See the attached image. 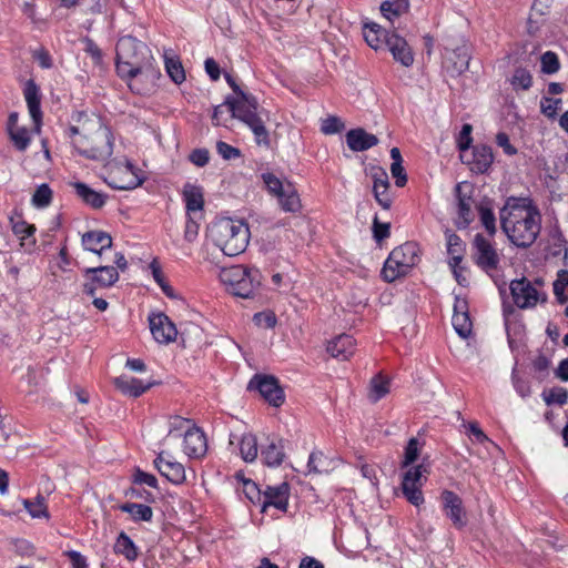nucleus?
<instances>
[{"instance_id": "obj_55", "label": "nucleus", "mask_w": 568, "mask_h": 568, "mask_svg": "<svg viewBox=\"0 0 568 568\" xmlns=\"http://www.w3.org/2000/svg\"><path fill=\"white\" fill-rule=\"evenodd\" d=\"M479 217L483 226L487 230L489 235L493 236L496 233V217L493 211L488 207L480 206Z\"/></svg>"}, {"instance_id": "obj_56", "label": "nucleus", "mask_w": 568, "mask_h": 568, "mask_svg": "<svg viewBox=\"0 0 568 568\" xmlns=\"http://www.w3.org/2000/svg\"><path fill=\"white\" fill-rule=\"evenodd\" d=\"M344 129V123L337 116H327L321 122V131L324 134H335Z\"/></svg>"}, {"instance_id": "obj_54", "label": "nucleus", "mask_w": 568, "mask_h": 568, "mask_svg": "<svg viewBox=\"0 0 568 568\" xmlns=\"http://www.w3.org/2000/svg\"><path fill=\"white\" fill-rule=\"evenodd\" d=\"M419 456V444L416 438H410L407 443L404 453V459L402 462V467H407L417 460Z\"/></svg>"}, {"instance_id": "obj_18", "label": "nucleus", "mask_w": 568, "mask_h": 568, "mask_svg": "<svg viewBox=\"0 0 568 568\" xmlns=\"http://www.w3.org/2000/svg\"><path fill=\"white\" fill-rule=\"evenodd\" d=\"M460 156L476 173L487 172L494 161L491 149L487 145H478L469 154L463 151Z\"/></svg>"}, {"instance_id": "obj_31", "label": "nucleus", "mask_w": 568, "mask_h": 568, "mask_svg": "<svg viewBox=\"0 0 568 568\" xmlns=\"http://www.w3.org/2000/svg\"><path fill=\"white\" fill-rule=\"evenodd\" d=\"M261 456L265 465L270 467L280 466L285 458L282 440L271 439L268 444L262 448Z\"/></svg>"}, {"instance_id": "obj_49", "label": "nucleus", "mask_w": 568, "mask_h": 568, "mask_svg": "<svg viewBox=\"0 0 568 568\" xmlns=\"http://www.w3.org/2000/svg\"><path fill=\"white\" fill-rule=\"evenodd\" d=\"M11 229L12 232L20 237V240H27L28 237L32 236L36 232L34 225L28 224L21 217H11L10 219Z\"/></svg>"}, {"instance_id": "obj_17", "label": "nucleus", "mask_w": 568, "mask_h": 568, "mask_svg": "<svg viewBox=\"0 0 568 568\" xmlns=\"http://www.w3.org/2000/svg\"><path fill=\"white\" fill-rule=\"evenodd\" d=\"M154 465L162 476L166 477L175 485H180L186 480L184 466L181 463L173 460V458L164 452L158 455L154 460Z\"/></svg>"}, {"instance_id": "obj_6", "label": "nucleus", "mask_w": 568, "mask_h": 568, "mask_svg": "<svg viewBox=\"0 0 568 568\" xmlns=\"http://www.w3.org/2000/svg\"><path fill=\"white\" fill-rule=\"evenodd\" d=\"M104 182L116 190H133L140 186L144 176L126 158H114L103 168Z\"/></svg>"}, {"instance_id": "obj_60", "label": "nucleus", "mask_w": 568, "mask_h": 568, "mask_svg": "<svg viewBox=\"0 0 568 568\" xmlns=\"http://www.w3.org/2000/svg\"><path fill=\"white\" fill-rule=\"evenodd\" d=\"M374 197L377 203L385 210L390 209L393 197L389 193V187L373 189Z\"/></svg>"}, {"instance_id": "obj_28", "label": "nucleus", "mask_w": 568, "mask_h": 568, "mask_svg": "<svg viewBox=\"0 0 568 568\" xmlns=\"http://www.w3.org/2000/svg\"><path fill=\"white\" fill-rule=\"evenodd\" d=\"M113 383L122 394L131 397H139L152 386V383H144L139 378L128 375L116 377Z\"/></svg>"}, {"instance_id": "obj_12", "label": "nucleus", "mask_w": 568, "mask_h": 568, "mask_svg": "<svg viewBox=\"0 0 568 568\" xmlns=\"http://www.w3.org/2000/svg\"><path fill=\"white\" fill-rule=\"evenodd\" d=\"M84 275L88 278V282L83 285V293L92 297L98 288L110 287L119 280L118 270L113 266L87 268L84 271Z\"/></svg>"}, {"instance_id": "obj_3", "label": "nucleus", "mask_w": 568, "mask_h": 568, "mask_svg": "<svg viewBox=\"0 0 568 568\" xmlns=\"http://www.w3.org/2000/svg\"><path fill=\"white\" fill-rule=\"evenodd\" d=\"M70 136L78 153L89 160L105 161L112 154L111 130L95 114L80 113Z\"/></svg>"}, {"instance_id": "obj_33", "label": "nucleus", "mask_w": 568, "mask_h": 568, "mask_svg": "<svg viewBox=\"0 0 568 568\" xmlns=\"http://www.w3.org/2000/svg\"><path fill=\"white\" fill-rule=\"evenodd\" d=\"M444 64L452 73L460 74L468 69L469 55L464 49L453 51L446 55Z\"/></svg>"}, {"instance_id": "obj_32", "label": "nucleus", "mask_w": 568, "mask_h": 568, "mask_svg": "<svg viewBox=\"0 0 568 568\" xmlns=\"http://www.w3.org/2000/svg\"><path fill=\"white\" fill-rule=\"evenodd\" d=\"M114 552L123 556L129 561H135L139 557V549L133 540L121 531L113 546Z\"/></svg>"}, {"instance_id": "obj_44", "label": "nucleus", "mask_w": 568, "mask_h": 568, "mask_svg": "<svg viewBox=\"0 0 568 568\" xmlns=\"http://www.w3.org/2000/svg\"><path fill=\"white\" fill-rule=\"evenodd\" d=\"M554 295L559 304L568 302V271L559 270L552 283Z\"/></svg>"}, {"instance_id": "obj_8", "label": "nucleus", "mask_w": 568, "mask_h": 568, "mask_svg": "<svg viewBox=\"0 0 568 568\" xmlns=\"http://www.w3.org/2000/svg\"><path fill=\"white\" fill-rule=\"evenodd\" d=\"M544 285L545 282L541 278H536L534 282L526 277L511 281L509 288L515 305L521 310H528L546 303L548 296Z\"/></svg>"}, {"instance_id": "obj_62", "label": "nucleus", "mask_w": 568, "mask_h": 568, "mask_svg": "<svg viewBox=\"0 0 568 568\" xmlns=\"http://www.w3.org/2000/svg\"><path fill=\"white\" fill-rule=\"evenodd\" d=\"M216 150L224 160L236 159L241 154L239 149L222 141L217 142Z\"/></svg>"}, {"instance_id": "obj_40", "label": "nucleus", "mask_w": 568, "mask_h": 568, "mask_svg": "<svg viewBox=\"0 0 568 568\" xmlns=\"http://www.w3.org/2000/svg\"><path fill=\"white\" fill-rule=\"evenodd\" d=\"M119 509L129 514L134 521H150L153 516L152 508L144 504L125 503L120 505Z\"/></svg>"}, {"instance_id": "obj_53", "label": "nucleus", "mask_w": 568, "mask_h": 568, "mask_svg": "<svg viewBox=\"0 0 568 568\" xmlns=\"http://www.w3.org/2000/svg\"><path fill=\"white\" fill-rule=\"evenodd\" d=\"M532 78L529 71L519 68L515 70L511 78V84L515 89L528 90L531 87Z\"/></svg>"}, {"instance_id": "obj_23", "label": "nucleus", "mask_w": 568, "mask_h": 568, "mask_svg": "<svg viewBox=\"0 0 568 568\" xmlns=\"http://www.w3.org/2000/svg\"><path fill=\"white\" fill-rule=\"evenodd\" d=\"M23 95L28 105V110L32 122H34V131L40 132L42 125V112L40 108V92L38 85L29 80L23 89Z\"/></svg>"}, {"instance_id": "obj_15", "label": "nucleus", "mask_w": 568, "mask_h": 568, "mask_svg": "<svg viewBox=\"0 0 568 568\" xmlns=\"http://www.w3.org/2000/svg\"><path fill=\"white\" fill-rule=\"evenodd\" d=\"M150 329L154 339L161 344L175 341L178 331L174 323L163 313L149 316Z\"/></svg>"}, {"instance_id": "obj_36", "label": "nucleus", "mask_w": 568, "mask_h": 568, "mask_svg": "<svg viewBox=\"0 0 568 568\" xmlns=\"http://www.w3.org/2000/svg\"><path fill=\"white\" fill-rule=\"evenodd\" d=\"M244 123L254 133L257 144L266 146L270 144L268 132L258 114H246L244 116Z\"/></svg>"}, {"instance_id": "obj_19", "label": "nucleus", "mask_w": 568, "mask_h": 568, "mask_svg": "<svg viewBox=\"0 0 568 568\" xmlns=\"http://www.w3.org/2000/svg\"><path fill=\"white\" fill-rule=\"evenodd\" d=\"M386 44L395 61L408 68L414 63V53L407 41L393 32L386 38Z\"/></svg>"}, {"instance_id": "obj_59", "label": "nucleus", "mask_w": 568, "mask_h": 568, "mask_svg": "<svg viewBox=\"0 0 568 568\" xmlns=\"http://www.w3.org/2000/svg\"><path fill=\"white\" fill-rule=\"evenodd\" d=\"M229 118H231V105L225 101L224 104L214 109L212 120L215 125H222L227 122Z\"/></svg>"}, {"instance_id": "obj_21", "label": "nucleus", "mask_w": 568, "mask_h": 568, "mask_svg": "<svg viewBox=\"0 0 568 568\" xmlns=\"http://www.w3.org/2000/svg\"><path fill=\"white\" fill-rule=\"evenodd\" d=\"M184 453L190 458H201L206 454L207 444L203 432L195 427L187 429L183 437Z\"/></svg>"}, {"instance_id": "obj_9", "label": "nucleus", "mask_w": 568, "mask_h": 568, "mask_svg": "<svg viewBox=\"0 0 568 568\" xmlns=\"http://www.w3.org/2000/svg\"><path fill=\"white\" fill-rule=\"evenodd\" d=\"M268 192L277 199L278 205L285 212L296 213L302 204L295 186L291 182H283L273 173L262 175Z\"/></svg>"}, {"instance_id": "obj_50", "label": "nucleus", "mask_w": 568, "mask_h": 568, "mask_svg": "<svg viewBox=\"0 0 568 568\" xmlns=\"http://www.w3.org/2000/svg\"><path fill=\"white\" fill-rule=\"evenodd\" d=\"M542 398L547 405L558 404L564 405L568 399V392L564 387H554L542 393Z\"/></svg>"}, {"instance_id": "obj_51", "label": "nucleus", "mask_w": 568, "mask_h": 568, "mask_svg": "<svg viewBox=\"0 0 568 568\" xmlns=\"http://www.w3.org/2000/svg\"><path fill=\"white\" fill-rule=\"evenodd\" d=\"M541 72L554 74L560 69V62L557 54L552 51L545 52L540 58Z\"/></svg>"}, {"instance_id": "obj_16", "label": "nucleus", "mask_w": 568, "mask_h": 568, "mask_svg": "<svg viewBox=\"0 0 568 568\" xmlns=\"http://www.w3.org/2000/svg\"><path fill=\"white\" fill-rule=\"evenodd\" d=\"M19 114L11 112L8 118L7 132L10 141L18 151H26L32 141V134L36 133L34 125L32 129L20 126L18 124ZM39 132H37L38 134Z\"/></svg>"}, {"instance_id": "obj_11", "label": "nucleus", "mask_w": 568, "mask_h": 568, "mask_svg": "<svg viewBox=\"0 0 568 568\" xmlns=\"http://www.w3.org/2000/svg\"><path fill=\"white\" fill-rule=\"evenodd\" d=\"M442 510L456 529H463L468 523L467 511L463 499L453 490L440 493Z\"/></svg>"}, {"instance_id": "obj_20", "label": "nucleus", "mask_w": 568, "mask_h": 568, "mask_svg": "<svg viewBox=\"0 0 568 568\" xmlns=\"http://www.w3.org/2000/svg\"><path fill=\"white\" fill-rule=\"evenodd\" d=\"M326 351L338 361H348L356 351V341L348 334H341L327 343Z\"/></svg>"}, {"instance_id": "obj_61", "label": "nucleus", "mask_w": 568, "mask_h": 568, "mask_svg": "<svg viewBox=\"0 0 568 568\" xmlns=\"http://www.w3.org/2000/svg\"><path fill=\"white\" fill-rule=\"evenodd\" d=\"M133 480L136 484L146 485L152 488H155L158 485V479L154 475L142 471L141 469L134 471Z\"/></svg>"}, {"instance_id": "obj_35", "label": "nucleus", "mask_w": 568, "mask_h": 568, "mask_svg": "<svg viewBox=\"0 0 568 568\" xmlns=\"http://www.w3.org/2000/svg\"><path fill=\"white\" fill-rule=\"evenodd\" d=\"M363 34L367 44L374 50L382 48L384 40L389 36L379 24L372 22L366 23Z\"/></svg>"}, {"instance_id": "obj_43", "label": "nucleus", "mask_w": 568, "mask_h": 568, "mask_svg": "<svg viewBox=\"0 0 568 568\" xmlns=\"http://www.w3.org/2000/svg\"><path fill=\"white\" fill-rule=\"evenodd\" d=\"M447 252L452 256L449 265L460 264L465 253V245L458 235L454 233L447 235Z\"/></svg>"}, {"instance_id": "obj_27", "label": "nucleus", "mask_w": 568, "mask_h": 568, "mask_svg": "<svg viewBox=\"0 0 568 568\" xmlns=\"http://www.w3.org/2000/svg\"><path fill=\"white\" fill-rule=\"evenodd\" d=\"M82 245L84 250L100 255L112 246V237L103 231H90L82 235Z\"/></svg>"}, {"instance_id": "obj_30", "label": "nucleus", "mask_w": 568, "mask_h": 568, "mask_svg": "<svg viewBox=\"0 0 568 568\" xmlns=\"http://www.w3.org/2000/svg\"><path fill=\"white\" fill-rule=\"evenodd\" d=\"M183 199L187 215L196 214L203 210L204 199L200 186L186 184L183 189Z\"/></svg>"}, {"instance_id": "obj_39", "label": "nucleus", "mask_w": 568, "mask_h": 568, "mask_svg": "<svg viewBox=\"0 0 568 568\" xmlns=\"http://www.w3.org/2000/svg\"><path fill=\"white\" fill-rule=\"evenodd\" d=\"M240 454L244 462L252 463L258 456V443L254 434H244L240 440Z\"/></svg>"}, {"instance_id": "obj_10", "label": "nucleus", "mask_w": 568, "mask_h": 568, "mask_svg": "<svg viewBox=\"0 0 568 568\" xmlns=\"http://www.w3.org/2000/svg\"><path fill=\"white\" fill-rule=\"evenodd\" d=\"M427 473L426 466L417 465L408 468L403 474L400 484L403 495L415 507L422 506L425 501L422 488L427 480Z\"/></svg>"}, {"instance_id": "obj_47", "label": "nucleus", "mask_w": 568, "mask_h": 568, "mask_svg": "<svg viewBox=\"0 0 568 568\" xmlns=\"http://www.w3.org/2000/svg\"><path fill=\"white\" fill-rule=\"evenodd\" d=\"M165 69L170 78L180 84L185 80V72L179 59L173 57H165Z\"/></svg>"}, {"instance_id": "obj_58", "label": "nucleus", "mask_w": 568, "mask_h": 568, "mask_svg": "<svg viewBox=\"0 0 568 568\" xmlns=\"http://www.w3.org/2000/svg\"><path fill=\"white\" fill-rule=\"evenodd\" d=\"M253 321L256 326L263 328H272L276 324V316L273 312H261L253 316Z\"/></svg>"}, {"instance_id": "obj_7", "label": "nucleus", "mask_w": 568, "mask_h": 568, "mask_svg": "<svg viewBox=\"0 0 568 568\" xmlns=\"http://www.w3.org/2000/svg\"><path fill=\"white\" fill-rule=\"evenodd\" d=\"M419 246L415 242H406L394 248L384 263L382 270L383 278L387 282H394L400 276H405L419 262Z\"/></svg>"}, {"instance_id": "obj_37", "label": "nucleus", "mask_w": 568, "mask_h": 568, "mask_svg": "<svg viewBox=\"0 0 568 568\" xmlns=\"http://www.w3.org/2000/svg\"><path fill=\"white\" fill-rule=\"evenodd\" d=\"M244 123L254 133L257 144L266 146L270 144L268 132L258 114H246L244 116Z\"/></svg>"}, {"instance_id": "obj_45", "label": "nucleus", "mask_w": 568, "mask_h": 568, "mask_svg": "<svg viewBox=\"0 0 568 568\" xmlns=\"http://www.w3.org/2000/svg\"><path fill=\"white\" fill-rule=\"evenodd\" d=\"M23 506L32 518H49L45 498L41 494L33 500L24 499Z\"/></svg>"}, {"instance_id": "obj_2", "label": "nucleus", "mask_w": 568, "mask_h": 568, "mask_svg": "<svg viewBox=\"0 0 568 568\" xmlns=\"http://www.w3.org/2000/svg\"><path fill=\"white\" fill-rule=\"evenodd\" d=\"M499 220L508 240L518 247L530 246L541 231L540 210L529 197L506 199Z\"/></svg>"}, {"instance_id": "obj_38", "label": "nucleus", "mask_w": 568, "mask_h": 568, "mask_svg": "<svg viewBox=\"0 0 568 568\" xmlns=\"http://www.w3.org/2000/svg\"><path fill=\"white\" fill-rule=\"evenodd\" d=\"M389 379L382 375H375L368 386V398L372 403H376L389 393Z\"/></svg>"}, {"instance_id": "obj_42", "label": "nucleus", "mask_w": 568, "mask_h": 568, "mask_svg": "<svg viewBox=\"0 0 568 568\" xmlns=\"http://www.w3.org/2000/svg\"><path fill=\"white\" fill-rule=\"evenodd\" d=\"M332 460L326 457L322 452H313L310 455L307 463V474H324L332 469Z\"/></svg>"}, {"instance_id": "obj_1", "label": "nucleus", "mask_w": 568, "mask_h": 568, "mask_svg": "<svg viewBox=\"0 0 568 568\" xmlns=\"http://www.w3.org/2000/svg\"><path fill=\"white\" fill-rule=\"evenodd\" d=\"M149 47L131 36L122 37L116 44V72L138 93H148L158 78Z\"/></svg>"}, {"instance_id": "obj_63", "label": "nucleus", "mask_w": 568, "mask_h": 568, "mask_svg": "<svg viewBox=\"0 0 568 568\" xmlns=\"http://www.w3.org/2000/svg\"><path fill=\"white\" fill-rule=\"evenodd\" d=\"M199 229H200L199 223L195 221V219L192 215H189V220L186 221L185 230H184L185 241H187L190 243L194 242L195 239L197 237Z\"/></svg>"}, {"instance_id": "obj_64", "label": "nucleus", "mask_w": 568, "mask_h": 568, "mask_svg": "<svg viewBox=\"0 0 568 568\" xmlns=\"http://www.w3.org/2000/svg\"><path fill=\"white\" fill-rule=\"evenodd\" d=\"M64 555L69 558L72 568H89L87 558L79 551L69 550Z\"/></svg>"}, {"instance_id": "obj_48", "label": "nucleus", "mask_w": 568, "mask_h": 568, "mask_svg": "<svg viewBox=\"0 0 568 568\" xmlns=\"http://www.w3.org/2000/svg\"><path fill=\"white\" fill-rule=\"evenodd\" d=\"M169 437L184 436L187 429L194 428V425L190 419L174 416L170 419Z\"/></svg>"}, {"instance_id": "obj_5", "label": "nucleus", "mask_w": 568, "mask_h": 568, "mask_svg": "<svg viewBox=\"0 0 568 568\" xmlns=\"http://www.w3.org/2000/svg\"><path fill=\"white\" fill-rule=\"evenodd\" d=\"M219 278L231 294L250 298L260 285L261 274L256 267L233 265L222 267L219 272Z\"/></svg>"}, {"instance_id": "obj_4", "label": "nucleus", "mask_w": 568, "mask_h": 568, "mask_svg": "<svg viewBox=\"0 0 568 568\" xmlns=\"http://www.w3.org/2000/svg\"><path fill=\"white\" fill-rule=\"evenodd\" d=\"M211 236L224 255L236 256L243 253L250 242V229L241 220L221 219L212 224Z\"/></svg>"}, {"instance_id": "obj_52", "label": "nucleus", "mask_w": 568, "mask_h": 568, "mask_svg": "<svg viewBox=\"0 0 568 568\" xmlns=\"http://www.w3.org/2000/svg\"><path fill=\"white\" fill-rule=\"evenodd\" d=\"M52 191L48 184H41L32 196V204L36 207H45L51 203Z\"/></svg>"}, {"instance_id": "obj_41", "label": "nucleus", "mask_w": 568, "mask_h": 568, "mask_svg": "<svg viewBox=\"0 0 568 568\" xmlns=\"http://www.w3.org/2000/svg\"><path fill=\"white\" fill-rule=\"evenodd\" d=\"M457 195H458V227H466L473 221V212L471 204L473 201L470 197L462 196V185L456 186Z\"/></svg>"}, {"instance_id": "obj_14", "label": "nucleus", "mask_w": 568, "mask_h": 568, "mask_svg": "<svg viewBox=\"0 0 568 568\" xmlns=\"http://www.w3.org/2000/svg\"><path fill=\"white\" fill-rule=\"evenodd\" d=\"M474 258L476 264L485 272L497 268L499 255L490 240L481 234H477L474 239Z\"/></svg>"}, {"instance_id": "obj_25", "label": "nucleus", "mask_w": 568, "mask_h": 568, "mask_svg": "<svg viewBox=\"0 0 568 568\" xmlns=\"http://www.w3.org/2000/svg\"><path fill=\"white\" fill-rule=\"evenodd\" d=\"M452 323L459 336L466 338L470 335L471 321L467 312V303L465 300H455Z\"/></svg>"}, {"instance_id": "obj_46", "label": "nucleus", "mask_w": 568, "mask_h": 568, "mask_svg": "<svg viewBox=\"0 0 568 568\" xmlns=\"http://www.w3.org/2000/svg\"><path fill=\"white\" fill-rule=\"evenodd\" d=\"M562 100L560 98L542 97L540 99V112L550 120L557 118L561 110Z\"/></svg>"}, {"instance_id": "obj_13", "label": "nucleus", "mask_w": 568, "mask_h": 568, "mask_svg": "<svg viewBox=\"0 0 568 568\" xmlns=\"http://www.w3.org/2000/svg\"><path fill=\"white\" fill-rule=\"evenodd\" d=\"M248 389H256L272 406L280 407L285 399L277 379L271 375H255L248 383Z\"/></svg>"}, {"instance_id": "obj_24", "label": "nucleus", "mask_w": 568, "mask_h": 568, "mask_svg": "<svg viewBox=\"0 0 568 568\" xmlns=\"http://www.w3.org/2000/svg\"><path fill=\"white\" fill-rule=\"evenodd\" d=\"M290 487L287 483H282L278 486H267L264 491V500L262 510L265 511L268 506L285 511L288 505Z\"/></svg>"}, {"instance_id": "obj_34", "label": "nucleus", "mask_w": 568, "mask_h": 568, "mask_svg": "<svg viewBox=\"0 0 568 568\" xmlns=\"http://www.w3.org/2000/svg\"><path fill=\"white\" fill-rule=\"evenodd\" d=\"M409 2L407 0H387L381 4V12L385 19L394 23L396 19L407 13Z\"/></svg>"}, {"instance_id": "obj_57", "label": "nucleus", "mask_w": 568, "mask_h": 568, "mask_svg": "<svg viewBox=\"0 0 568 568\" xmlns=\"http://www.w3.org/2000/svg\"><path fill=\"white\" fill-rule=\"evenodd\" d=\"M369 174L373 179V189L389 187L387 172L381 166H372Z\"/></svg>"}, {"instance_id": "obj_29", "label": "nucleus", "mask_w": 568, "mask_h": 568, "mask_svg": "<svg viewBox=\"0 0 568 568\" xmlns=\"http://www.w3.org/2000/svg\"><path fill=\"white\" fill-rule=\"evenodd\" d=\"M75 194L88 205L93 209H101L106 202V195L100 193L82 182H74L71 184Z\"/></svg>"}, {"instance_id": "obj_22", "label": "nucleus", "mask_w": 568, "mask_h": 568, "mask_svg": "<svg viewBox=\"0 0 568 568\" xmlns=\"http://www.w3.org/2000/svg\"><path fill=\"white\" fill-rule=\"evenodd\" d=\"M226 102L231 105V118H236L242 122H244L246 114H257V102L248 93L240 92L236 97H227Z\"/></svg>"}, {"instance_id": "obj_26", "label": "nucleus", "mask_w": 568, "mask_h": 568, "mask_svg": "<svg viewBox=\"0 0 568 568\" xmlns=\"http://www.w3.org/2000/svg\"><path fill=\"white\" fill-rule=\"evenodd\" d=\"M346 142L355 152L366 151L378 143L376 135L367 133L364 129H354L347 132Z\"/></svg>"}]
</instances>
